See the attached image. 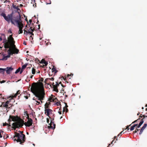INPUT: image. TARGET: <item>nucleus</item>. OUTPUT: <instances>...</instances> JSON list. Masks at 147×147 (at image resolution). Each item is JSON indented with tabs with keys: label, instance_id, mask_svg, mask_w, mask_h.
<instances>
[{
	"label": "nucleus",
	"instance_id": "obj_1",
	"mask_svg": "<svg viewBox=\"0 0 147 147\" xmlns=\"http://www.w3.org/2000/svg\"><path fill=\"white\" fill-rule=\"evenodd\" d=\"M18 13H19L18 15L13 16L14 12L12 11L11 13L8 14L7 16H6L5 14L4 13H2L1 16L4 18L5 20L8 23L11 22L12 24L15 26L17 25L19 29L18 32V34H20L23 32L22 28L23 24L19 12L18 11Z\"/></svg>",
	"mask_w": 147,
	"mask_h": 147
},
{
	"label": "nucleus",
	"instance_id": "obj_2",
	"mask_svg": "<svg viewBox=\"0 0 147 147\" xmlns=\"http://www.w3.org/2000/svg\"><path fill=\"white\" fill-rule=\"evenodd\" d=\"M31 90L35 96L38 98V99L42 105L45 95L43 84L41 83H33L32 85Z\"/></svg>",
	"mask_w": 147,
	"mask_h": 147
},
{
	"label": "nucleus",
	"instance_id": "obj_3",
	"mask_svg": "<svg viewBox=\"0 0 147 147\" xmlns=\"http://www.w3.org/2000/svg\"><path fill=\"white\" fill-rule=\"evenodd\" d=\"M32 120L31 118H29L27 122L24 123V121L20 119V120L18 122L13 123L12 124V128L14 129H15L16 128H19L23 125L24 124L26 127H29L32 125Z\"/></svg>",
	"mask_w": 147,
	"mask_h": 147
},
{
	"label": "nucleus",
	"instance_id": "obj_4",
	"mask_svg": "<svg viewBox=\"0 0 147 147\" xmlns=\"http://www.w3.org/2000/svg\"><path fill=\"white\" fill-rule=\"evenodd\" d=\"M15 135L13 136V138L15 137L17 138V139L15 138L14 139V141H17V142H20V144H23L25 142L26 139L25 135L21 133L19 134L15 132Z\"/></svg>",
	"mask_w": 147,
	"mask_h": 147
},
{
	"label": "nucleus",
	"instance_id": "obj_5",
	"mask_svg": "<svg viewBox=\"0 0 147 147\" xmlns=\"http://www.w3.org/2000/svg\"><path fill=\"white\" fill-rule=\"evenodd\" d=\"M15 43H13V44H12L10 45H9V47L8 48L9 49L8 50H10V52L13 53V54H18L19 52V50L16 48Z\"/></svg>",
	"mask_w": 147,
	"mask_h": 147
},
{
	"label": "nucleus",
	"instance_id": "obj_6",
	"mask_svg": "<svg viewBox=\"0 0 147 147\" xmlns=\"http://www.w3.org/2000/svg\"><path fill=\"white\" fill-rule=\"evenodd\" d=\"M9 119L8 120L9 122H10L11 121L15 122L17 121L19 118L18 116H15L13 115H10Z\"/></svg>",
	"mask_w": 147,
	"mask_h": 147
},
{
	"label": "nucleus",
	"instance_id": "obj_7",
	"mask_svg": "<svg viewBox=\"0 0 147 147\" xmlns=\"http://www.w3.org/2000/svg\"><path fill=\"white\" fill-rule=\"evenodd\" d=\"M7 51L8 53V55L6 56H5L4 55H3V58L1 59L0 60H7L8 58H9L10 57L11 55H13V53L10 52V50H7Z\"/></svg>",
	"mask_w": 147,
	"mask_h": 147
},
{
	"label": "nucleus",
	"instance_id": "obj_8",
	"mask_svg": "<svg viewBox=\"0 0 147 147\" xmlns=\"http://www.w3.org/2000/svg\"><path fill=\"white\" fill-rule=\"evenodd\" d=\"M12 34L10 35L7 38V41L9 45H10L13 43H15V42L13 38L12 37Z\"/></svg>",
	"mask_w": 147,
	"mask_h": 147
},
{
	"label": "nucleus",
	"instance_id": "obj_9",
	"mask_svg": "<svg viewBox=\"0 0 147 147\" xmlns=\"http://www.w3.org/2000/svg\"><path fill=\"white\" fill-rule=\"evenodd\" d=\"M3 40V43H4V47L5 49V51H6L7 50L6 49H8L9 47V44L8 42V41L7 42L6 38H4Z\"/></svg>",
	"mask_w": 147,
	"mask_h": 147
},
{
	"label": "nucleus",
	"instance_id": "obj_10",
	"mask_svg": "<svg viewBox=\"0 0 147 147\" xmlns=\"http://www.w3.org/2000/svg\"><path fill=\"white\" fill-rule=\"evenodd\" d=\"M5 69V71L7 74H10L14 69V68L12 67H7Z\"/></svg>",
	"mask_w": 147,
	"mask_h": 147
},
{
	"label": "nucleus",
	"instance_id": "obj_11",
	"mask_svg": "<svg viewBox=\"0 0 147 147\" xmlns=\"http://www.w3.org/2000/svg\"><path fill=\"white\" fill-rule=\"evenodd\" d=\"M45 114L49 117L50 114H52V112H53V111L52 110L49 109H45Z\"/></svg>",
	"mask_w": 147,
	"mask_h": 147
},
{
	"label": "nucleus",
	"instance_id": "obj_12",
	"mask_svg": "<svg viewBox=\"0 0 147 147\" xmlns=\"http://www.w3.org/2000/svg\"><path fill=\"white\" fill-rule=\"evenodd\" d=\"M56 85H54V83L53 82L52 85L53 86V90L55 91L58 92V90L57 89V87L59 86V84H58V83L57 82H56Z\"/></svg>",
	"mask_w": 147,
	"mask_h": 147
},
{
	"label": "nucleus",
	"instance_id": "obj_13",
	"mask_svg": "<svg viewBox=\"0 0 147 147\" xmlns=\"http://www.w3.org/2000/svg\"><path fill=\"white\" fill-rule=\"evenodd\" d=\"M49 124L50 126L48 127L49 128L54 129L55 128L56 125L52 120H51V123Z\"/></svg>",
	"mask_w": 147,
	"mask_h": 147
},
{
	"label": "nucleus",
	"instance_id": "obj_14",
	"mask_svg": "<svg viewBox=\"0 0 147 147\" xmlns=\"http://www.w3.org/2000/svg\"><path fill=\"white\" fill-rule=\"evenodd\" d=\"M49 100L51 102H55L57 100V99L55 96H53L49 98Z\"/></svg>",
	"mask_w": 147,
	"mask_h": 147
},
{
	"label": "nucleus",
	"instance_id": "obj_15",
	"mask_svg": "<svg viewBox=\"0 0 147 147\" xmlns=\"http://www.w3.org/2000/svg\"><path fill=\"white\" fill-rule=\"evenodd\" d=\"M33 100L35 101L34 103L35 104V105H41L40 102L38 101L39 100L38 99V98L36 97L35 99H34V98H33Z\"/></svg>",
	"mask_w": 147,
	"mask_h": 147
},
{
	"label": "nucleus",
	"instance_id": "obj_16",
	"mask_svg": "<svg viewBox=\"0 0 147 147\" xmlns=\"http://www.w3.org/2000/svg\"><path fill=\"white\" fill-rule=\"evenodd\" d=\"M147 125L146 123H145L144 124L143 126L142 127L141 129H140V131L139 133V134L140 135H141L142 134L144 129L146 127Z\"/></svg>",
	"mask_w": 147,
	"mask_h": 147
},
{
	"label": "nucleus",
	"instance_id": "obj_17",
	"mask_svg": "<svg viewBox=\"0 0 147 147\" xmlns=\"http://www.w3.org/2000/svg\"><path fill=\"white\" fill-rule=\"evenodd\" d=\"M73 75V74H67V77L65 78H64L63 76H62V80L63 79L65 81L66 80V78H69V79H71V78H69V77L71 76V77H72Z\"/></svg>",
	"mask_w": 147,
	"mask_h": 147
},
{
	"label": "nucleus",
	"instance_id": "obj_18",
	"mask_svg": "<svg viewBox=\"0 0 147 147\" xmlns=\"http://www.w3.org/2000/svg\"><path fill=\"white\" fill-rule=\"evenodd\" d=\"M39 63H43L45 64V65H47L48 64V62L45 61V60L44 59H42L41 61H40Z\"/></svg>",
	"mask_w": 147,
	"mask_h": 147
},
{
	"label": "nucleus",
	"instance_id": "obj_19",
	"mask_svg": "<svg viewBox=\"0 0 147 147\" xmlns=\"http://www.w3.org/2000/svg\"><path fill=\"white\" fill-rule=\"evenodd\" d=\"M144 119V118H143L141 120V121L140 122V123L138 125V124L137 126H136L138 128L140 127V126L142 125V124L143 123H144V121H143Z\"/></svg>",
	"mask_w": 147,
	"mask_h": 147
},
{
	"label": "nucleus",
	"instance_id": "obj_20",
	"mask_svg": "<svg viewBox=\"0 0 147 147\" xmlns=\"http://www.w3.org/2000/svg\"><path fill=\"white\" fill-rule=\"evenodd\" d=\"M20 90H18V91L13 96L12 95L11 97V98H15L16 97V96L19 94H20Z\"/></svg>",
	"mask_w": 147,
	"mask_h": 147
},
{
	"label": "nucleus",
	"instance_id": "obj_21",
	"mask_svg": "<svg viewBox=\"0 0 147 147\" xmlns=\"http://www.w3.org/2000/svg\"><path fill=\"white\" fill-rule=\"evenodd\" d=\"M1 107H5L6 108H8V106L6 104L5 102H2V104L0 106Z\"/></svg>",
	"mask_w": 147,
	"mask_h": 147
},
{
	"label": "nucleus",
	"instance_id": "obj_22",
	"mask_svg": "<svg viewBox=\"0 0 147 147\" xmlns=\"http://www.w3.org/2000/svg\"><path fill=\"white\" fill-rule=\"evenodd\" d=\"M137 125H138V124H135L133 126H132L130 129V130L131 131L133 130L134 129V128L136 127V126H137Z\"/></svg>",
	"mask_w": 147,
	"mask_h": 147
},
{
	"label": "nucleus",
	"instance_id": "obj_23",
	"mask_svg": "<svg viewBox=\"0 0 147 147\" xmlns=\"http://www.w3.org/2000/svg\"><path fill=\"white\" fill-rule=\"evenodd\" d=\"M5 70V68H0V73L4 74Z\"/></svg>",
	"mask_w": 147,
	"mask_h": 147
},
{
	"label": "nucleus",
	"instance_id": "obj_24",
	"mask_svg": "<svg viewBox=\"0 0 147 147\" xmlns=\"http://www.w3.org/2000/svg\"><path fill=\"white\" fill-rule=\"evenodd\" d=\"M27 65L28 64L27 63H26L24 65H22V67L21 69H22L24 70V69H25L26 68Z\"/></svg>",
	"mask_w": 147,
	"mask_h": 147
},
{
	"label": "nucleus",
	"instance_id": "obj_25",
	"mask_svg": "<svg viewBox=\"0 0 147 147\" xmlns=\"http://www.w3.org/2000/svg\"><path fill=\"white\" fill-rule=\"evenodd\" d=\"M65 109H66V112H67L68 111V110L67 108H65V107H64L63 110V115L64 114Z\"/></svg>",
	"mask_w": 147,
	"mask_h": 147
},
{
	"label": "nucleus",
	"instance_id": "obj_26",
	"mask_svg": "<svg viewBox=\"0 0 147 147\" xmlns=\"http://www.w3.org/2000/svg\"><path fill=\"white\" fill-rule=\"evenodd\" d=\"M51 71L52 72H54L55 73L57 71L55 68L53 67L51 69Z\"/></svg>",
	"mask_w": 147,
	"mask_h": 147
},
{
	"label": "nucleus",
	"instance_id": "obj_27",
	"mask_svg": "<svg viewBox=\"0 0 147 147\" xmlns=\"http://www.w3.org/2000/svg\"><path fill=\"white\" fill-rule=\"evenodd\" d=\"M32 74H34L36 73V69L34 68H32Z\"/></svg>",
	"mask_w": 147,
	"mask_h": 147
},
{
	"label": "nucleus",
	"instance_id": "obj_28",
	"mask_svg": "<svg viewBox=\"0 0 147 147\" xmlns=\"http://www.w3.org/2000/svg\"><path fill=\"white\" fill-rule=\"evenodd\" d=\"M21 68L20 67H19L17 70L15 72V74H16L18 73L20 70Z\"/></svg>",
	"mask_w": 147,
	"mask_h": 147
},
{
	"label": "nucleus",
	"instance_id": "obj_29",
	"mask_svg": "<svg viewBox=\"0 0 147 147\" xmlns=\"http://www.w3.org/2000/svg\"><path fill=\"white\" fill-rule=\"evenodd\" d=\"M1 37H2V38L3 39L4 38H6L5 37V34L3 33H1Z\"/></svg>",
	"mask_w": 147,
	"mask_h": 147
},
{
	"label": "nucleus",
	"instance_id": "obj_30",
	"mask_svg": "<svg viewBox=\"0 0 147 147\" xmlns=\"http://www.w3.org/2000/svg\"><path fill=\"white\" fill-rule=\"evenodd\" d=\"M45 109H48L49 107V104L47 103H45Z\"/></svg>",
	"mask_w": 147,
	"mask_h": 147
},
{
	"label": "nucleus",
	"instance_id": "obj_31",
	"mask_svg": "<svg viewBox=\"0 0 147 147\" xmlns=\"http://www.w3.org/2000/svg\"><path fill=\"white\" fill-rule=\"evenodd\" d=\"M18 7V6H16V5H15L13 3L12 7L14 9H16Z\"/></svg>",
	"mask_w": 147,
	"mask_h": 147
},
{
	"label": "nucleus",
	"instance_id": "obj_32",
	"mask_svg": "<svg viewBox=\"0 0 147 147\" xmlns=\"http://www.w3.org/2000/svg\"><path fill=\"white\" fill-rule=\"evenodd\" d=\"M43 81V79L42 78H40V79L38 81L39 82H37L38 83H41V82H42ZM42 83V82H41Z\"/></svg>",
	"mask_w": 147,
	"mask_h": 147
},
{
	"label": "nucleus",
	"instance_id": "obj_33",
	"mask_svg": "<svg viewBox=\"0 0 147 147\" xmlns=\"http://www.w3.org/2000/svg\"><path fill=\"white\" fill-rule=\"evenodd\" d=\"M140 130L139 129H138L137 128H136L134 131L133 132L134 133H137L138 131H139Z\"/></svg>",
	"mask_w": 147,
	"mask_h": 147
},
{
	"label": "nucleus",
	"instance_id": "obj_34",
	"mask_svg": "<svg viewBox=\"0 0 147 147\" xmlns=\"http://www.w3.org/2000/svg\"><path fill=\"white\" fill-rule=\"evenodd\" d=\"M34 29L33 28V29H32V27H31L30 28V29H29V31H30L31 32V31H32V32H33V31H34Z\"/></svg>",
	"mask_w": 147,
	"mask_h": 147
},
{
	"label": "nucleus",
	"instance_id": "obj_35",
	"mask_svg": "<svg viewBox=\"0 0 147 147\" xmlns=\"http://www.w3.org/2000/svg\"><path fill=\"white\" fill-rule=\"evenodd\" d=\"M56 104L57 106L60 105H61V103L60 102H57L56 103Z\"/></svg>",
	"mask_w": 147,
	"mask_h": 147
},
{
	"label": "nucleus",
	"instance_id": "obj_36",
	"mask_svg": "<svg viewBox=\"0 0 147 147\" xmlns=\"http://www.w3.org/2000/svg\"><path fill=\"white\" fill-rule=\"evenodd\" d=\"M35 61H36V62L38 63V62L39 63L40 62V60L38 59V58H36V59Z\"/></svg>",
	"mask_w": 147,
	"mask_h": 147
},
{
	"label": "nucleus",
	"instance_id": "obj_37",
	"mask_svg": "<svg viewBox=\"0 0 147 147\" xmlns=\"http://www.w3.org/2000/svg\"><path fill=\"white\" fill-rule=\"evenodd\" d=\"M7 2L10 3V1L9 0H5L4 2V3H6Z\"/></svg>",
	"mask_w": 147,
	"mask_h": 147
},
{
	"label": "nucleus",
	"instance_id": "obj_38",
	"mask_svg": "<svg viewBox=\"0 0 147 147\" xmlns=\"http://www.w3.org/2000/svg\"><path fill=\"white\" fill-rule=\"evenodd\" d=\"M140 118H139L138 119H137V120H136L135 121H134V122H132V124H133V123H134L136 122L137 121H138V120H140Z\"/></svg>",
	"mask_w": 147,
	"mask_h": 147
},
{
	"label": "nucleus",
	"instance_id": "obj_39",
	"mask_svg": "<svg viewBox=\"0 0 147 147\" xmlns=\"http://www.w3.org/2000/svg\"><path fill=\"white\" fill-rule=\"evenodd\" d=\"M54 78H48V79L49 80H52L53 81L54 80Z\"/></svg>",
	"mask_w": 147,
	"mask_h": 147
},
{
	"label": "nucleus",
	"instance_id": "obj_40",
	"mask_svg": "<svg viewBox=\"0 0 147 147\" xmlns=\"http://www.w3.org/2000/svg\"><path fill=\"white\" fill-rule=\"evenodd\" d=\"M7 125H8V123H3V126H5Z\"/></svg>",
	"mask_w": 147,
	"mask_h": 147
},
{
	"label": "nucleus",
	"instance_id": "obj_41",
	"mask_svg": "<svg viewBox=\"0 0 147 147\" xmlns=\"http://www.w3.org/2000/svg\"><path fill=\"white\" fill-rule=\"evenodd\" d=\"M35 0H31V3H35Z\"/></svg>",
	"mask_w": 147,
	"mask_h": 147
},
{
	"label": "nucleus",
	"instance_id": "obj_42",
	"mask_svg": "<svg viewBox=\"0 0 147 147\" xmlns=\"http://www.w3.org/2000/svg\"><path fill=\"white\" fill-rule=\"evenodd\" d=\"M47 65H40V67H44L45 66H46Z\"/></svg>",
	"mask_w": 147,
	"mask_h": 147
},
{
	"label": "nucleus",
	"instance_id": "obj_43",
	"mask_svg": "<svg viewBox=\"0 0 147 147\" xmlns=\"http://www.w3.org/2000/svg\"><path fill=\"white\" fill-rule=\"evenodd\" d=\"M123 132V131L121 132L120 133H119L118 135L117 136L118 137L119 136H121V134H122V132Z\"/></svg>",
	"mask_w": 147,
	"mask_h": 147
},
{
	"label": "nucleus",
	"instance_id": "obj_44",
	"mask_svg": "<svg viewBox=\"0 0 147 147\" xmlns=\"http://www.w3.org/2000/svg\"><path fill=\"white\" fill-rule=\"evenodd\" d=\"M130 125H129V126H126V129H127L128 130H129V126H130Z\"/></svg>",
	"mask_w": 147,
	"mask_h": 147
},
{
	"label": "nucleus",
	"instance_id": "obj_45",
	"mask_svg": "<svg viewBox=\"0 0 147 147\" xmlns=\"http://www.w3.org/2000/svg\"><path fill=\"white\" fill-rule=\"evenodd\" d=\"M8 33H12V32L11 30V29H9L8 31Z\"/></svg>",
	"mask_w": 147,
	"mask_h": 147
},
{
	"label": "nucleus",
	"instance_id": "obj_46",
	"mask_svg": "<svg viewBox=\"0 0 147 147\" xmlns=\"http://www.w3.org/2000/svg\"><path fill=\"white\" fill-rule=\"evenodd\" d=\"M5 103H6V104L8 106V104L9 103V101H7L5 102Z\"/></svg>",
	"mask_w": 147,
	"mask_h": 147
},
{
	"label": "nucleus",
	"instance_id": "obj_47",
	"mask_svg": "<svg viewBox=\"0 0 147 147\" xmlns=\"http://www.w3.org/2000/svg\"><path fill=\"white\" fill-rule=\"evenodd\" d=\"M28 33L31 34L32 35H33L34 34L32 32H31L30 31H28Z\"/></svg>",
	"mask_w": 147,
	"mask_h": 147
},
{
	"label": "nucleus",
	"instance_id": "obj_48",
	"mask_svg": "<svg viewBox=\"0 0 147 147\" xmlns=\"http://www.w3.org/2000/svg\"><path fill=\"white\" fill-rule=\"evenodd\" d=\"M24 34H25V32H26V33H28V31H27L26 30H24Z\"/></svg>",
	"mask_w": 147,
	"mask_h": 147
},
{
	"label": "nucleus",
	"instance_id": "obj_49",
	"mask_svg": "<svg viewBox=\"0 0 147 147\" xmlns=\"http://www.w3.org/2000/svg\"><path fill=\"white\" fill-rule=\"evenodd\" d=\"M9 124H8V125H8V127H11V124H10V122H9Z\"/></svg>",
	"mask_w": 147,
	"mask_h": 147
},
{
	"label": "nucleus",
	"instance_id": "obj_50",
	"mask_svg": "<svg viewBox=\"0 0 147 147\" xmlns=\"http://www.w3.org/2000/svg\"><path fill=\"white\" fill-rule=\"evenodd\" d=\"M5 82V80H2V81H1V83H3Z\"/></svg>",
	"mask_w": 147,
	"mask_h": 147
},
{
	"label": "nucleus",
	"instance_id": "obj_51",
	"mask_svg": "<svg viewBox=\"0 0 147 147\" xmlns=\"http://www.w3.org/2000/svg\"><path fill=\"white\" fill-rule=\"evenodd\" d=\"M23 70H24L23 69H21V71H20V74H21L22 73Z\"/></svg>",
	"mask_w": 147,
	"mask_h": 147
},
{
	"label": "nucleus",
	"instance_id": "obj_52",
	"mask_svg": "<svg viewBox=\"0 0 147 147\" xmlns=\"http://www.w3.org/2000/svg\"><path fill=\"white\" fill-rule=\"evenodd\" d=\"M47 122L48 123H49V119L48 118H47Z\"/></svg>",
	"mask_w": 147,
	"mask_h": 147
},
{
	"label": "nucleus",
	"instance_id": "obj_53",
	"mask_svg": "<svg viewBox=\"0 0 147 147\" xmlns=\"http://www.w3.org/2000/svg\"><path fill=\"white\" fill-rule=\"evenodd\" d=\"M16 9L17 10V11H20V8H18H18H17V9Z\"/></svg>",
	"mask_w": 147,
	"mask_h": 147
},
{
	"label": "nucleus",
	"instance_id": "obj_54",
	"mask_svg": "<svg viewBox=\"0 0 147 147\" xmlns=\"http://www.w3.org/2000/svg\"><path fill=\"white\" fill-rule=\"evenodd\" d=\"M24 97L25 98H26V99H28V96H24Z\"/></svg>",
	"mask_w": 147,
	"mask_h": 147
},
{
	"label": "nucleus",
	"instance_id": "obj_55",
	"mask_svg": "<svg viewBox=\"0 0 147 147\" xmlns=\"http://www.w3.org/2000/svg\"><path fill=\"white\" fill-rule=\"evenodd\" d=\"M25 20L27 21V24H28V20L27 19V18H26L25 19Z\"/></svg>",
	"mask_w": 147,
	"mask_h": 147
},
{
	"label": "nucleus",
	"instance_id": "obj_56",
	"mask_svg": "<svg viewBox=\"0 0 147 147\" xmlns=\"http://www.w3.org/2000/svg\"><path fill=\"white\" fill-rule=\"evenodd\" d=\"M35 3V5L34 4H33V6H34V7L36 6V3Z\"/></svg>",
	"mask_w": 147,
	"mask_h": 147
},
{
	"label": "nucleus",
	"instance_id": "obj_57",
	"mask_svg": "<svg viewBox=\"0 0 147 147\" xmlns=\"http://www.w3.org/2000/svg\"><path fill=\"white\" fill-rule=\"evenodd\" d=\"M58 113H59V114L60 115L61 114V111H58Z\"/></svg>",
	"mask_w": 147,
	"mask_h": 147
},
{
	"label": "nucleus",
	"instance_id": "obj_58",
	"mask_svg": "<svg viewBox=\"0 0 147 147\" xmlns=\"http://www.w3.org/2000/svg\"><path fill=\"white\" fill-rule=\"evenodd\" d=\"M2 40V37L1 36H0V40L1 41Z\"/></svg>",
	"mask_w": 147,
	"mask_h": 147
},
{
	"label": "nucleus",
	"instance_id": "obj_59",
	"mask_svg": "<svg viewBox=\"0 0 147 147\" xmlns=\"http://www.w3.org/2000/svg\"><path fill=\"white\" fill-rule=\"evenodd\" d=\"M49 0V3H48V4H50L51 3V0Z\"/></svg>",
	"mask_w": 147,
	"mask_h": 147
},
{
	"label": "nucleus",
	"instance_id": "obj_60",
	"mask_svg": "<svg viewBox=\"0 0 147 147\" xmlns=\"http://www.w3.org/2000/svg\"><path fill=\"white\" fill-rule=\"evenodd\" d=\"M65 104L66 105V106H65L66 108H67V107H68V106L67 105V104L66 103H65Z\"/></svg>",
	"mask_w": 147,
	"mask_h": 147
},
{
	"label": "nucleus",
	"instance_id": "obj_61",
	"mask_svg": "<svg viewBox=\"0 0 147 147\" xmlns=\"http://www.w3.org/2000/svg\"><path fill=\"white\" fill-rule=\"evenodd\" d=\"M29 22H30V23H31V22H32V20H29Z\"/></svg>",
	"mask_w": 147,
	"mask_h": 147
},
{
	"label": "nucleus",
	"instance_id": "obj_62",
	"mask_svg": "<svg viewBox=\"0 0 147 147\" xmlns=\"http://www.w3.org/2000/svg\"><path fill=\"white\" fill-rule=\"evenodd\" d=\"M23 44L25 45H26V42H24L23 43Z\"/></svg>",
	"mask_w": 147,
	"mask_h": 147
},
{
	"label": "nucleus",
	"instance_id": "obj_63",
	"mask_svg": "<svg viewBox=\"0 0 147 147\" xmlns=\"http://www.w3.org/2000/svg\"><path fill=\"white\" fill-rule=\"evenodd\" d=\"M33 76V75H32L30 77V78H32V77Z\"/></svg>",
	"mask_w": 147,
	"mask_h": 147
},
{
	"label": "nucleus",
	"instance_id": "obj_64",
	"mask_svg": "<svg viewBox=\"0 0 147 147\" xmlns=\"http://www.w3.org/2000/svg\"><path fill=\"white\" fill-rule=\"evenodd\" d=\"M23 6V5L22 4H20V7H22Z\"/></svg>",
	"mask_w": 147,
	"mask_h": 147
}]
</instances>
